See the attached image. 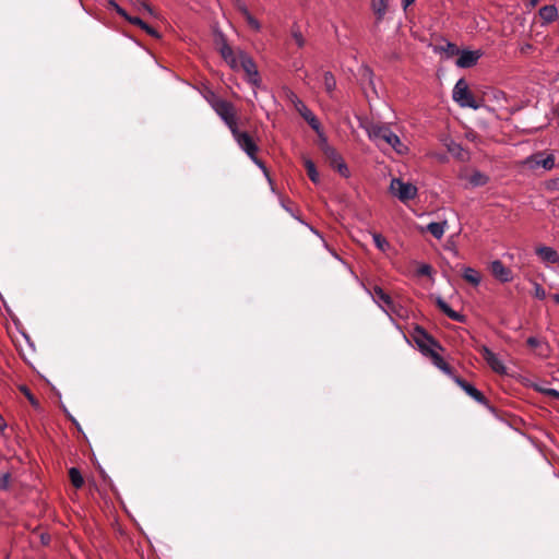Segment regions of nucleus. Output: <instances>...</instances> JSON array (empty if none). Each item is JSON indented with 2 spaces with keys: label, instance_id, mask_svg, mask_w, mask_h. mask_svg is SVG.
I'll use <instances>...</instances> for the list:
<instances>
[{
  "label": "nucleus",
  "instance_id": "nucleus-1",
  "mask_svg": "<svg viewBox=\"0 0 559 559\" xmlns=\"http://www.w3.org/2000/svg\"><path fill=\"white\" fill-rule=\"evenodd\" d=\"M364 128L369 139L374 142L379 148L384 151L386 147H391L399 155L408 153V146L391 130L389 124L369 122L364 126Z\"/></svg>",
  "mask_w": 559,
  "mask_h": 559
},
{
  "label": "nucleus",
  "instance_id": "nucleus-2",
  "mask_svg": "<svg viewBox=\"0 0 559 559\" xmlns=\"http://www.w3.org/2000/svg\"><path fill=\"white\" fill-rule=\"evenodd\" d=\"M221 55L224 60L229 64V67L234 70H242L246 73L247 80L253 86H259L260 76L257 69V66L252 58L248 56L245 51L238 50L234 51L230 46L224 44L221 47Z\"/></svg>",
  "mask_w": 559,
  "mask_h": 559
},
{
  "label": "nucleus",
  "instance_id": "nucleus-3",
  "mask_svg": "<svg viewBox=\"0 0 559 559\" xmlns=\"http://www.w3.org/2000/svg\"><path fill=\"white\" fill-rule=\"evenodd\" d=\"M206 100L230 131L238 128V112L230 102L218 97L214 93H210Z\"/></svg>",
  "mask_w": 559,
  "mask_h": 559
},
{
  "label": "nucleus",
  "instance_id": "nucleus-4",
  "mask_svg": "<svg viewBox=\"0 0 559 559\" xmlns=\"http://www.w3.org/2000/svg\"><path fill=\"white\" fill-rule=\"evenodd\" d=\"M237 144L243 150L251 160L258 165L265 174L266 168L264 164L257 157L258 146L249 135V133L240 131L239 127L230 131Z\"/></svg>",
  "mask_w": 559,
  "mask_h": 559
},
{
  "label": "nucleus",
  "instance_id": "nucleus-5",
  "mask_svg": "<svg viewBox=\"0 0 559 559\" xmlns=\"http://www.w3.org/2000/svg\"><path fill=\"white\" fill-rule=\"evenodd\" d=\"M389 190L392 195L403 203L414 200L418 194V189L414 183L404 181L401 178H392Z\"/></svg>",
  "mask_w": 559,
  "mask_h": 559
},
{
  "label": "nucleus",
  "instance_id": "nucleus-6",
  "mask_svg": "<svg viewBox=\"0 0 559 559\" xmlns=\"http://www.w3.org/2000/svg\"><path fill=\"white\" fill-rule=\"evenodd\" d=\"M452 97L461 107H469L473 109H478L480 107V103L471 93L464 79H460L456 82Z\"/></svg>",
  "mask_w": 559,
  "mask_h": 559
},
{
  "label": "nucleus",
  "instance_id": "nucleus-7",
  "mask_svg": "<svg viewBox=\"0 0 559 559\" xmlns=\"http://www.w3.org/2000/svg\"><path fill=\"white\" fill-rule=\"evenodd\" d=\"M373 300L379 305V307L388 314H396L402 317L401 306H399L384 290L374 286L371 293Z\"/></svg>",
  "mask_w": 559,
  "mask_h": 559
},
{
  "label": "nucleus",
  "instance_id": "nucleus-8",
  "mask_svg": "<svg viewBox=\"0 0 559 559\" xmlns=\"http://www.w3.org/2000/svg\"><path fill=\"white\" fill-rule=\"evenodd\" d=\"M523 165L528 169L535 170L539 167L545 170H551L555 167V156L552 154L536 153L524 159Z\"/></svg>",
  "mask_w": 559,
  "mask_h": 559
},
{
  "label": "nucleus",
  "instance_id": "nucleus-9",
  "mask_svg": "<svg viewBox=\"0 0 559 559\" xmlns=\"http://www.w3.org/2000/svg\"><path fill=\"white\" fill-rule=\"evenodd\" d=\"M414 341L425 355L435 352V347L437 346L435 341L420 328L415 329Z\"/></svg>",
  "mask_w": 559,
  "mask_h": 559
},
{
  "label": "nucleus",
  "instance_id": "nucleus-10",
  "mask_svg": "<svg viewBox=\"0 0 559 559\" xmlns=\"http://www.w3.org/2000/svg\"><path fill=\"white\" fill-rule=\"evenodd\" d=\"M483 358L486 360L488 366L497 373H507V368L498 356L491 352L487 346H481L479 349Z\"/></svg>",
  "mask_w": 559,
  "mask_h": 559
},
{
  "label": "nucleus",
  "instance_id": "nucleus-11",
  "mask_svg": "<svg viewBox=\"0 0 559 559\" xmlns=\"http://www.w3.org/2000/svg\"><path fill=\"white\" fill-rule=\"evenodd\" d=\"M489 270L495 278L501 283H509L513 280L511 269L507 267L500 260H495L490 263Z\"/></svg>",
  "mask_w": 559,
  "mask_h": 559
},
{
  "label": "nucleus",
  "instance_id": "nucleus-12",
  "mask_svg": "<svg viewBox=\"0 0 559 559\" xmlns=\"http://www.w3.org/2000/svg\"><path fill=\"white\" fill-rule=\"evenodd\" d=\"M460 178L464 181L467 182V185L469 187H483L485 186L488 181H489V178L487 175H485L484 173H480L479 170H464L461 173L460 175Z\"/></svg>",
  "mask_w": 559,
  "mask_h": 559
},
{
  "label": "nucleus",
  "instance_id": "nucleus-13",
  "mask_svg": "<svg viewBox=\"0 0 559 559\" xmlns=\"http://www.w3.org/2000/svg\"><path fill=\"white\" fill-rule=\"evenodd\" d=\"M535 253L538 257V259L546 265L559 263V254L551 247L543 245L537 246L535 249Z\"/></svg>",
  "mask_w": 559,
  "mask_h": 559
},
{
  "label": "nucleus",
  "instance_id": "nucleus-14",
  "mask_svg": "<svg viewBox=\"0 0 559 559\" xmlns=\"http://www.w3.org/2000/svg\"><path fill=\"white\" fill-rule=\"evenodd\" d=\"M481 53L480 51H471V50H464L461 52L460 57L456 60V66L460 68H471L480 58Z\"/></svg>",
  "mask_w": 559,
  "mask_h": 559
},
{
  "label": "nucleus",
  "instance_id": "nucleus-15",
  "mask_svg": "<svg viewBox=\"0 0 559 559\" xmlns=\"http://www.w3.org/2000/svg\"><path fill=\"white\" fill-rule=\"evenodd\" d=\"M117 11L120 15L124 16L130 23L138 25L141 27L144 32H146L148 35L158 38L159 34L156 29L147 25L145 22H143L140 17H131L126 14V12L117 7Z\"/></svg>",
  "mask_w": 559,
  "mask_h": 559
},
{
  "label": "nucleus",
  "instance_id": "nucleus-16",
  "mask_svg": "<svg viewBox=\"0 0 559 559\" xmlns=\"http://www.w3.org/2000/svg\"><path fill=\"white\" fill-rule=\"evenodd\" d=\"M296 109L299 111V114L305 118V120L311 126V128L316 131L319 130L320 123L318 119L314 117V115L309 110L306 105L298 100L296 103Z\"/></svg>",
  "mask_w": 559,
  "mask_h": 559
},
{
  "label": "nucleus",
  "instance_id": "nucleus-17",
  "mask_svg": "<svg viewBox=\"0 0 559 559\" xmlns=\"http://www.w3.org/2000/svg\"><path fill=\"white\" fill-rule=\"evenodd\" d=\"M437 305L440 308V310L445 313L450 319L457 321V322H464V316L454 311L444 300L441 298L437 299Z\"/></svg>",
  "mask_w": 559,
  "mask_h": 559
},
{
  "label": "nucleus",
  "instance_id": "nucleus-18",
  "mask_svg": "<svg viewBox=\"0 0 559 559\" xmlns=\"http://www.w3.org/2000/svg\"><path fill=\"white\" fill-rule=\"evenodd\" d=\"M437 305L440 308V310L445 313L450 319L457 321V322H464V316L454 311L444 300L441 298L437 299Z\"/></svg>",
  "mask_w": 559,
  "mask_h": 559
},
{
  "label": "nucleus",
  "instance_id": "nucleus-19",
  "mask_svg": "<svg viewBox=\"0 0 559 559\" xmlns=\"http://www.w3.org/2000/svg\"><path fill=\"white\" fill-rule=\"evenodd\" d=\"M538 13L546 24L554 22L558 17V10L555 5H544L539 9Z\"/></svg>",
  "mask_w": 559,
  "mask_h": 559
},
{
  "label": "nucleus",
  "instance_id": "nucleus-20",
  "mask_svg": "<svg viewBox=\"0 0 559 559\" xmlns=\"http://www.w3.org/2000/svg\"><path fill=\"white\" fill-rule=\"evenodd\" d=\"M463 278L469 284L477 286L481 281V275L478 271L473 267L465 266L462 273Z\"/></svg>",
  "mask_w": 559,
  "mask_h": 559
},
{
  "label": "nucleus",
  "instance_id": "nucleus-21",
  "mask_svg": "<svg viewBox=\"0 0 559 559\" xmlns=\"http://www.w3.org/2000/svg\"><path fill=\"white\" fill-rule=\"evenodd\" d=\"M447 222L442 223H430L427 225L426 229L437 239H441L447 227Z\"/></svg>",
  "mask_w": 559,
  "mask_h": 559
},
{
  "label": "nucleus",
  "instance_id": "nucleus-22",
  "mask_svg": "<svg viewBox=\"0 0 559 559\" xmlns=\"http://www.w3.org/2000/svg\"><path fill=\"white\" fill-rule=\"evenodd\" d=\"M457 384L473 399L480 401L483 399V394L474 388L472 384L467 383L464 380L456 379Z\"/></svg>",
  "mask_w": 559,
  "mask_h": 559
},
{
  "label": "nucleus",
  "instance_id": "nucleus-23",
  "mask_svg": "<svg viewBox=\"0 0 559 559\" xmlns=\"http://www.w3.org/2000/svg\"><path fill=\"white\" fill-rule=\"evenodd\" d=\"M428 356L431 358V360L436 367H438L444 373H448V374L451 373L450 366L443 360V358L436 350L432 352L431 354H429Z\"/></svg>",
  "mask_w": 559,
  "mask_h": 559
},
{
  "label": "nucleus",
  "instance_id": "nucleus-24",
  "mask_svg": "<svg viewBox=\"0 0 559 559\" xmlns=\"http://www.w3.org/2000/svg\"><path fill=\"white\" fill-rule=\"evenodd\" d=\"M324 154L332 168H334L340 162L343 160L342 156L333 147L326 146Z\"/></svg>",
  "mask_w": 559,
  "mask_h": 559
},
{
  "label": "nucleus",
  "instance_id": "nucleus-25",
  "mask_svg": "<svg viewBox=\"0 0 559 559\" xmlns=\"http://www.w3.org/2000/svg\"><path fill=\"white\" fill-rule=\"evenodd\" d=\"M445 146H447L449 153H451L454 157L460 158V159L464 158V151L459 143L450 140L449 142L445 143Z\"/></svg>",
  "mask_w": 559,
  "mask_h": 559
},
{
  "label": "nucleus",
  "instance_id": "nucleus-26",
  "mask_svg": "<svg viewBox=\"0 0 559 559\" xmlns=\"http://www.w3.org/2000/svg\"><path fill=\"white\" fill-rule=\"evenodd\" d=\"M305 167L310 180L314 183L319 182V173L317 171L313 162L310 159H306Z\"/></svg>",
  "mask_w": 559,
  "mask_h": 559
},
{
  "label": "nucleus",
  "instance_id": "nucleus-27",
  "mask_svg": "<svg viewBox=\"0 0 559 559\" xmlns=\"http://www.w3.org/2000/svg\"><path fill=\"white\" fill-rule=\"evenodd\" d=\"M69 476L72 485L75 488H81L83 486L84 480L79 469H76L75 467L70 468Z\"/></svg>",
  "mask_w": 559,
  "mask_h": 559
},
{
  "label": "nucleus",
  "instance_id": "nucleus-28",
  "mask_svg": "<svg viewBox=\"0 0 559 559\" xmlns=\"http://www.w3.org/2000/svg\"><path fill=\"white\" fill-rule=\"evenodd\" d=\"M372 238H373L374 245L377 246V248L379 250L385 252L390 248V243L380 234L373 233Z\"/></svg>",
  "mask_w": 559,
  "mask_h": 559
},
{
  "label": "nucleus",
  "instance_id": "nucleus-29",
  "mask_svg": "<svg viewBox=\"0 0 559 559\" xmlns=\"http://www.w3.org/2000/svg\"><path fill=\"white\" fill-rule=\"evenodd\" d=\"M323 85L328 93H331L334 91L336 86V81L334 76L330 72H325L323 75Z\"/></svg>",
  "mask_w": 559,
  "mask_h": 559
},
{
  "label": "nucleus",
  "instance_id": "nucleus-30",
  "mask_svg": "<svg viewBox=\"0 0 559 559\" xmlns=\"http://www.w3.org/2000/svg\"><path fill=\"white\" fill-rule=\"evenodd\" d=\"M372 9L379 17H382L386 11V4L384 0H372Z\"/></svg>",
  "mask_w": 559,
  "mask_h": 559
},
{
  "label": "nucleus",
  "instance_id": "nucleus-31",
  "mask_svg": "<svg viewBox=\"0 0 559 559\" xmlns=\"http://www.w3.org/2000/svg\"><path fill=\"white\" fill-rule=\"evenodd\" d=\"M243 15H245V19H246V22L248 23V25L255 29V31H259L260 29V23L258 22L257 19H254L249 12L248 10L243 9Z\"/></svg>",
  "mask_w": 559,
  "mask_h": 559
},
{
  "label": "nucleus",
  "instance_id": "nucleus-32",
  "mask_svg": "<svg viewBox=\"0 0 559 559\" xmlns=\"http://www.w3.org/2000/svg\"><path fill=\"white\" fill-rule=\"evenodd\" d=\"M431 273H432V269L429 264H426V263L418 264L417 275L430 276Z\"/></svg>",
  "mask_w": 559,
  "mask_h": 559
},
{
  "label": "nucleus",
  "instance_id": "nucleus-33",
  "mask_svg": "<svg viewBox=\"0 0 559 559\" xmlns=\"http://www.w3.org/2000/svg\"><path fill=\"white\" fill-rule=\"evenodd\" d=\"M534 297H536L537 299H545L546 298V292L545 289L543 288V286L538 283H534Z\"/></svg>",
  "mask_w": 559,
  "mask_h": 559
},
{
  "label": "nucleus",
  "instance_id": "nucleus-34",
  "mask_svg": "<svg viewBox=\"0 0 559 559\" xmlns=\"http://www.w3.org/2000/svg\"><path fill=\"white\" fill-rule=\"evenodd\" d=\"M334 169H336L343 177L347 178L349 176V170L344 160L340 162Z\"/></svg>",
  "mask_w": 559,
  "mask_h": 559
},
{
  "label": "nucleus",
  "instance_id": "nucleus-35",
  "mask_svg": "<svg viewBox=\"0 0 559 559\" xmlns=\"http://www.w3.org/2000/svg\"><path fill=\"white\" fill-rule=\"evenodd\" d=\"M293 39L295 40L296 45L298 47H302L305 44V39L301 35V33L298 29H294L292 33Z\"/></svg>",
  "mask_w": 559,
  "mask_h": 559
},
{
  "label": "nucleus",
  "instance_id": "nucleus-36",
  "mask_svg": "<svg viewBox=\"0 0 559 559\" xmlns=\"http://www.w3.org/2000/svg\"><path fill=\"white\" fill-rule=\"evenodd\" d=\"M546 187L550 191H559V177L547 181Z\"/></svg>",
  "mask_w": 559,
  "mask_h": 559
},
{
  "label": "nucleus",
  "instance_id": "nucleus-37",
  "mask_svg": "<svg viewBox=\"0 0 559 559\" xmlns=\"http://www.w3.org/2000/svg\"><path fill=\"white\" fill-rule=\"evenodd\" d=\"M10 483V474L5 473L0 477V488L1 489H8Z\"/></svg>",
  "mask_w": 559,
  "mask_h": 559
},
{
  "label": "nucleus",
  "instance_id": "nucleus-38",
  "mask_svg": "<svg viewBox=\"0 0 559 559\" xmlns=\"http://www.w3.org/2000/svg\"><path fill=\"white\" fill-rule=\"evenodd\" d=\"M542 344V341L536 337H528L527 345L532 348H536Z\"/></svg>",
  "mask_w": 559,
  "mask_h": 559
},
{
  "label": "nucleus",
  "instance_id": "nucleus-39",
  "mask_svg": "<svg viewBox=\"0 0 559 559\" xmlns=\"http://www.w3.org/2000/svg\"><path fill=\"white\" fill-rule=\"evenodd\" d=\"M535 390L543 393V394H546L547 393V390H550V388L546 386L545 384L543 383H536L534 385Z\"/></svg>",
  "mask_w": 559,
  "mask_h": 559
},
{
  "label": "nucleus",
  "instance_id": "nucleus-40",
  "mask_svg": "<svg viewBox=\"0 0 559 559\" xmlns=\"http://www.w3.org/2000/svg\"><path fill=\"white\" fill-rule=\"evenodd\" d=\"M545 395L555 400H559V392L555 389L547 390V393Z\"/></svg>",
  "mask_w": 559,
  "mask_h": 559
},
{
  "label": "nucleus",
  "instance_id": "nucleus-41",
  "mask_svg": "<svg viewBox=\"0 0 559 559\" xmlns=\"http://www.w3.org/2000/svg\"><path fill=\"white\" fill-rule=\"evenodd\" d=\"M539 3V0H526L525 5L527 9H534Z\"/></svg>",
  "mask_w": 559,
  "mask_h": 559
},
{
  "label": "nucleus",
  "instance_id": "nucleus-42",
  "mask_svg": "<svg viewBox=\"0 0 559 559\" xmlns=\"http://www.w3.org/2000/svg\"><path fill=\"white\" fill-rule=\"evenodd\" d=\"M447 51L451 55H454L457 52L456 46L454 44L448 43L447 45Z\"/></svg>",
  "mask_w": 559,
  "mask_h": 559
},
{
  "label": "nucleus",
  "instance_id": "nucleus-43",
  "mask_svg": "<svg viewBox=\"0 0 559 559\" xmlns=\"http://www.w3.org/2000/svg\"><path fill=\"white\" fill-rule=\"evenodd\" d=\"M142 8L150 14H153V9L146 4V3H142Z\"/></svg>",
  "mask_w": 559,
  "mask_h": 559
},
{
  "label": "nucleus",
  "instance_id": "nucleus-44",
  "mask_svg": "<svg viewBox=\"0 0 559 559\" xmlns=\"http://www.w3.org/2000/svg\"><path fill=\"white\" fill-rule=\"evenodd\" d=\"M415 0H403V7L404 9H406L407 7H409L412 3H414Z\"/></svg>",
  "mask_w": 559,
  "mask_h": 559
},
{
  "label": "nucleus",
  "instance_id": "nucleus-45",
  "mask_svg": "<svg viewBox=\"0 0 559 559\" xmlns=\"http://www.w3.org/2000/svg\"><path fill=\"white\" fill-rule=\"evenodd\" d=\"M552 298L559 305V294H555Z\"/></svg>",
  "mask_w": 559,
  "mask_h": 559
},
{
  "label": "nucleus",
  "instance_id": "nucleus-46",
  "mask_svg": "<svg viewBox=\"0 0 559 559\" xmlns=\"http://www.w3.org/2000/svg\"><path fill=\"white\" fill-rule=\"evenodd\" d=\"M7 427L5 421H0V430H3Z\"/></svg>",
  "mask_w": 559,
  "mask_h": 559
},
{
  "label": "nucleus",
  "instance_id": "nucleus-47",
  "mask_svg": "<svg viewBox=\"0 0 559 559\" xmlns=\"http://www.w3.org/2000/svg\"><path fill=\"white\" fill-rule=\"evenodd\" d=\"M558 218H559V213H558Z\"/></svg>",
  "mask_w": 559,
  "mask_h": 559
}]
</instances>
